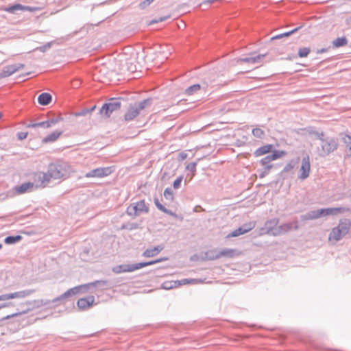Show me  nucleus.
Returning a JSON list of instances; mask_svg holds the SVG:
<instances>
[{"instance_id":"nucleus-7","label":"nucleus","mask_w":351,"mask_h":351,"mask_svg":"<svg viewBox=\"0 0 351 351\" xmlns=\"http://www.w3.org/2000/svg\"><path fill=\"white\" fill-rule=\"evenodd\" d=\"M338 147L337 141L334 138H328L322 141V155L327 156L336 150Z\"/></svg>"},{"instance_id":"nucleus-30","label":"nucleus","mask_w":351,"mask_h":351,"mask_svg":"<svg viewBox=\"0 0 351 351\" xmlns=\"http://www.w3.org/2000/svg\"><path fill=\"white\" fill-rule=\"evenodd\" d=\"M56 123L55 120L43 121L34 125V126L43 127L45 128H49L53 124Z\"/></svg>"},{"instance_id":"nucleus-15","label":"nucleus","mask_w":351,"mask_h":351,"mask_svg":"<svg viewBox=\"0 0 351 351\" xmlns=\"http://www.w3.org/2000/svg\"><path fill=\"white\" fill-rule=\"evenodd\" d=\"M32 292L33 291L31 290L20 291L12 293L5 294V297H4V298H5V300L14 298H23L30 295Z\"/></svg>"},{"instance_id":"nucleus-21","label":"nucleus","mask_w":351,"mask_h":351,"mask_svg":"<svg viewBox=\"0 0 351 351\" xmlns=\"http://www.w3.org/2000/svg\"><path fill=\"white\" fill-rule=\"evenodd\" d=\"M51 101V96L49 93H44L38 97V101L40 105H48Z\"/></svg>"},{"instance_id":"nucleus-23","label":"nucleus","mask_w":351,"mask_h":351,"mask_svg":"<svg viewBox=\"0 0 351 351\" xmlns=\"http://www.w3.org/2000/svg\"><path fill=\"white\" fill-rule=\"evenodd\" d=\"M252 135L254 136V137L258 138V139L263 138V137L265 136V131L261 128H260L258 126L252 129Z\"/></svg>"},{"instance_id":"nucleus-48","label":"nucleus","mask_w":351,"mask_h":351,"mask_svg":"<svg viewBox=\"0 0 351 351\" xmlns=\"http://www.w3.org/2000/svg\"><path fill=\"white\" fill-rule=\"evenodd\" d=\"M224 136H226V137H230V136L234 137V134H233V132H232L231 134H228L226 136H223V137H224Z\"/></svg>"},{"instance_id":"nucleus-49","label":"nucleus","mask_w":351,"mask_h":351,"mask_svg":"<svg viewBox=\"0 0 351 351\" xmlns=\"http://www.w3.org/2000/svg\"><path fill=\"white\" fill-rule=\"evenodd\" d=\"M50 176H51V177H54L55 176L54 171L53 170L51 171Z\"/></svg>"},{"instance_id":"nucleus-10","label":"nucleus","mask_w":351,"mask_h":351,"mask_svg":"<svg viewBox=\"0 0 351 351\" xmlns=\"http://www.w3.org/2000/svg\"><path fill=\"white\" fill-rule=\"evenodd\" d=\"M255 222L254 221H250L246 224H244L243 226L234 230L232 232H230L228 237H239L240 235H242L243 234H245L250 230H252L255 227Z\"/></svg>"},{"instance_id":"nucleus-38","label":"nucleus","mask_w":351,"mask_h":351,"mask_svg":"<svg viewBox=\"0 0 351 351\" xmlns=\"http://www.w3.org/2000/svg\"><path fill=\"white\" fill-rule=\"evenodd\" d=\"M171 285H169L168 282H165L163 285L164 288L165 289H172L173 287H177V282H169Z\"/></svg>"},{"instance_id":"nucleus-41","label":"nucleus","mask_w":351,"mask_h":351,"mask_svg":"<svg viewBox=\"0 0 351 351\" xmlns=\"http://www.w3.org/2000/svg\"><path fill=\"white\" fill-rule=\"evenodd\" d=\"M21 314H22L21 312H16V313H12L11 315H8L4 317L3 318L1 319V320L8 319L10 318H12V317H16V316L20 315Z\"/></svg>"},{"instance_id":"nucleus-2","label":"nucleus","mask_w":351,"mask_h":351,"mask_svg":"<svg viewBox=\"0 0 351 351\" xmlns=\"http://www.w3.org/2000/svg\"><path fill=\"white\" fill-rule=\"evenodd\" d=\"M350 226L351 223L348 219L340 221L339 225L332 229L328 236V241L330 242H337L339 241L349 232Z\"/></svg>"},{"instance_id":"nucleus-47","label":"nucleus","mask_w":351,"mask_h":351,"mask_svg":"<svg viewBox=\"0 0 351 351\" xmlns=\"http://www.w3.org/2000/svg\"><path fill=\"white\" fill-rule=\"evenodd\" d=\"M5 294L0 295V301H4L5 300V298H4Z\"/></svg>"},{"instance_id":"nucleus-16","label":"nucleus","mask_w":351,"mask_h":351,"mask_svg":"<svg viewBox=\"0 0 351 351\" xmlns=\"http://www.w3.org/2000/svg\"><path fill=\"white\" fill-rule=\"evenodd\" d=\"M62 133V130H56L43 138L42 143L44 144L53 143L60 137Z\"/></svg>"},{"instance_id":"nucleus-6","label":"nucleus","mask_w":351,"mask_h":351,"mask_svg":"<svg viewBox=\"0 0 351 351\" xmlns=\"http://www.w3.org/2000/svg\"><path fill=\"white\" fill-rule=\"evenodd\" d=\"M311 172L310 158L308 156L304 157L298 170V178L300 180H304L309 177Z\"/></svg>"},{"instance_id":"nucleus-46","label":"nucleus","mask_w":351,"mask_h":351,"mask_svg":"<svg viewBox=\"0 0 351 351\" xmlns=\"http://www.w3.org/2000/svg\"><path fill=\"white\" fill-rule=\"evenodd\" d=\"M282 38L281 34H279V35H277V36H275L272 37L271 40L279 39V38Z\"/></svg>"},{"instance_id":"nucleus-11","label":"nucleus","mask_w":351,"mask_h":351,"mask_svg":"<svg viewBox=\"0 0 351 351\" xmlns=\"http://www.w3.org/2000/svg\"><path fill=\"white\" fill-rule=\"evenodd\" d=\"M23 64H18L13 65H8L3 68L2 71L0 73V77H8L15 72L19 71L24 68Z\"/></svg>"},{"instance_id":"nucleus-25","label":"nucleus","mask_w":351,"mask_h":351,"mask_svg":"<svg viewBox=\"0 0 351 351\" xmlns=\"http://www.w3.org/2000/svg\"><path fill=\"white\" fill-rule=\"evenodd\" d=\"M348 40L345 37L337 38L333 40L332 44L335 47L344 46L347 44Z\"/></svg>"},{"instance_id":"nucleus-18","label":"nucleus","mask_w":351,"mask_h":351,"mask_svg":"<svg viewBox=\"0 0 351 351\" xmlns=\"http://www.w3.org/2000/svg\"><path fill=\"white\" fill-rule=\"evenodd\" d=\"M272 149H273L272 145H270V144L265 145H263V146L258 148L257 149H256L254 154L256 157H259V156H261L263 155H265L266 154L271 152Z\"/></svg>"},{"instance_id":"nucleus-33","label":"nucleus","mask_w":351,"mask_h":351,"mask_svg":"<svg viewBox=\"0 0 351 351\" xmlns=\"http://www.w3.org/2000/svg\"><path fill=\"white\" fill-rule=\"evenodd\" d=\"M281 228L285 231H288V230H291L293 228H294L295 229H297L298 228V222L295 221V222H293L291 223L284 224L281 226Z\"/></svg>"},{"instance_id":"nucleus-26","label":"nucleus","mask_w":351,"mask_h":351,"mask_svg":"<svg viewBox=\"0 0 351 351\" xmlns=\"http://www.w3.org/2000/svg\"><path fill=\"white\" fill-rule=\"evenodd\" d=\"M154 204H155L156 206V207H157L160 210H161V211H162V212H164V213H167V214H168V215H169L175 216V214H174L173 212H171V211H170V210H167L165 207H164V206H162V205L159 202V201H158V199H154Z\"/></svg>"},{"instance_id":"nucleus-36","label":"nucleus","mask_w":351,"mask_h":351,"mask_svg":"<svg viewBox=\"0 0 351 351\" xmlns=\"http://www.w3.org/2000/svg\"><path fill=\"white\" fill-rule=\"evenodd\" d=\"M237 254L235 250H230L227 251L221 252V255L226 256H233Z\"/></svg>"},{"instance_id":"nucleus-17","label":"nucleus","mask_w":351,"mask_h":351,"mask_svg":"<svg viewBox=\"0 0 351 351\" xmlns=\"http://www.w3.org/2000/svg\"><path fill=\"white\" fill-rule=\"evenodd\" d=\"M34 188V184L27 182L21 184V186H16L14 191L17 194H23L25 193L30 192Z\"/></svg>"},{"instance_id":"nucleus-29","label":"nucleus","mask_w":351,"mask_h":351,"mask_svg":"<svg viewBox=\"0 0 351 351\" xmlns=\"http://www.w3.org/2000/svg\"><path fill=\"white\" fill-rule=\"evenodd\" d=\"M200 85L199 84H194L193 86H191L190 87H189L186 90H185V93L186 95H193L194 93L200 90Z\"/></svg>"},{"instance_id":"nucleus-39","label":"nucleus","mask_w":351,"mask_h":351,"mask_svg":"<svg viewBox=\"0 0 351 351\" xmlns=\"http://www.w3.org/2000/svg\"><path fill=\"white\" fill-rule=\"evenodd\" d=\"M50 47H51V43H49L45 44L43 46H41V47L37 48V49H38L41 52H45Z\"/></svg>"},{"instance_id":"nucleus-28","label":"nucleus","mask_w":351,"mask_h":351,"mask_svg":"<svg viewBox=\"0 0 351 351\" xmlns=\"http://www.w3.org/2000/svg\"><path fill=\"white\" fill-rule=\"evenodd\" d=\"M164 197L166 199L169 201H173L174 199V193L173 190L170 188H167L164 191Z\"/></svg>"},{"instance_id":"nucleus-40","label":"nucleus","mask_w":351,"mask_h":351,"mask_svg":"<svg viewBox=\"0 0 351 351\" xmlns=\"http://www.w3.org/2000/svg\"><path fill=\"white\" fill-rule=\"evenodd\" d=\"M194 281H195V280H193V279H190V280L184 279V280L180 281L179 282H177V286L178 285H186V284L192 283Z\"/></svg>"},{"instance_id":"nucleus-31","label":"nucleus","mask_w":351,"mask_h":351,"mask_svg":"<svg viewBox=\"0 0 351 351\" xmlns=\"http://www.w3.org/2000/svg\"><path fill=\"white\" fill-rule=\"evenodd\" d=\"M311 49L309 47H302L298 50V56L300 58H306L310 53Z\"/></svg>"},{"instance_id":"nucleus-35","label":"nucleus","mask_w":351,"mask_h":351,"mask_svg":"<svg viewBox=\"0 0 351 351\" xmlns=\"http://www.w3.org/2000/svg\"><path fill=\"white\" fill-rule=\"evenodd\" d=\"M182 180H183L182 176H179L176 179V180L173 182V188L175 189H179L180 187Z\"/></svg>"},{"instance_id":"nucleus-3","label":"nucleus","mask_w":351,"mask_h":351,"mask_svg":"<svg viewBox=\"0 0 351 351\" xmlns=\"http://www.w3.org/2000/svg\"><path fill=\"white\" fill-rule=\"evenodd\" d=\"M148 212L149 206L144 199L130 204L126 210L127 214L132 217H136Z\"/></svg>"},{"instance_id":"nucleus-19","label":"nucleus","mask_w":351,"mask_h":351,"mask_svg":"<svg viewBox=\"0 0 351 351\" xmlns=\"http://www.w3.org/2000/svg\"><path fill=\"white\" fill-rule=\"evenodd\" d=\"M162 249L163 247L160 245L154 247L151 249H147L143 252V256L147 258L154 257L158 255Z\"/></svg>"},{"instance_id":"nucleus-34","label":"nucleus","mask_w":351,"mask_h":351,"mask_svg":"<svg viewBox=\"0 0 351 351\" xmlns=\"http://www.w3.org/2000/svg\"><path fill=\"white\" fill-rule=\"evenodd\" d=\"M196 162H191L189 164L187 165V166L186 167V169L189 171H191L192 172V175L190 178V180H191L193 178V177L195 176V171H196Z\"/></svg>"},{"instance_id":"nucleus-9","label":"nucleus","mask_w":351,"mask_h":351,"mask_svg":"<svg viewBox=\"0 0 351 351\" xmlns=\"http://www.w3.org/2000/svg\"><path fill=\"white\" fill-rule=\"evenodd\" d=\"M42 8H43L41 7L25 6L21 4L16 3L13 5L5 8L3 10L9 13H15L17 11L36 12L42 10Z\"/></svg>"},{"instance_id":"nucleus-50","label":"nucleus","mask_w":351,"mask_h":351,"mask_svg":"<svg viewBox=\"0 0 351 351\" xmlns=\"http://www.w3.org/2000/svg\"><path fill=\"white\" fill-rule=\"evenodd\" d=\"M7 306V304H3L1 306H0V308H3V307H5Z\"/></svg>"},{"instance_id":"nucleus-13","label":"nucleus","mask_w":351,"mask_h":351,"mask_svg":"<svg viewBox=\"0 0 351 351\" xmlns=\"http://www.w3.org/2000/svg\"><path fill=\"white\" fill-rule=\"evenodd\" d=\"M348 208H345L343 207H338V208H321V214L322 217H327L330 215H337L338 214L342 213L345 211L348 210Z\"/></svg>"},{"instance_id":"nucleus-52","label":"nucleus","mask_w":351,"mask_h":351,"mask_svg":"<svg viewBox=\"0 0 351 351\" xmlns=\"http://www.w3.org/2000/svg\"><path fill=\"white\" fill-rule=\"evenodd\" d=\"M1 117V114L0 113V118Z\"/></svg>"},{"instance_id":"nucleus-51","label":"nucleus","mask_w":351,"mask_h":351,"mask_svg":"<svg viewBox=\"0 0 351 351\" xmlns=\"http://www.w3.org/2000/svg\"><path fill=\"white\" fill-rule=\"evenodd\" d=\"M1 247H2V245H1V244H0V248H1Z\"/></svg>"},{"instance_id":"nucleus-45","label":"nucleus","mask_w":351,"mask_h":351,"mask_svg":"<svg viewBox=\"0 0 351 351\" xmlns=\"http://www.w3.org/2000/svg\"><path fill=\"white\" fill-rule=\"evenodd\" d=\"M27 133H20L19 134V138L22 140V139L25 138L27 137Z\"/></svg>"},{"instance_id":"nucleus-42","label":"nucleus","mask_w":351,"mask_h":351,"mask_svg":"<svg viewBox=\"0 0 351 351\" xmlns=\"http://www.w3.org/2000/svg\"><path fill=\"white\" fill-rule=\"evenodd\" d=\"M271 161H272V160L270 158V156H266L264 158H263L261 160V162L263 165H265L268 164L269 162H270Z\"/></svg>"},{"instance_id":"nucleus-32","label":"nucleus","mask_w":351,"mask_h":351,"mask_svg":"<svg viewBox=\"0 0 351 351\" xmlns=\"http://www.w3.org/2000/svg\"><path fill=\"white\" fill-rule=\"evenodd\" d=\"M21 239V237L20 235L16 237H8L5 239V243L7 244H12L14 243Z\"/></svg>"},{"instance_id":"nucleus-37","label":"nucleus","mask_w":351,"mask_h":351,"mask_svg":"<svg viewBox=\"0 0 351 351\" xmlns=\"http://www.w3.org/2000/svg\"><path fill=\"white\" fill-rule=\"evenodd\" d=\"M154 0H145L142 1L139 6L141 9L146 8L149 5H150Z\"/></svg>"},{"instance_id":"nucleus-20","label":"nucleus","mask_w":351,"mask_h":351,"mask_svg":"<svg viewBox=\"0 0 351 351\" xmlns=\"http://www.w3.org/2000/svg\"><path fill=\"white\" fill-rule=\"evenodd\" d=\"M345 146V152L348 156H351V136L346 134L342 138Z\"/></svg>"},{"instance_id":"nucleus-8","label":"nucleus","mask_w":351,"mask_h":351,"mask_svg":"<svg viewBox=\"0 0 351 351\" xmlns=\"http://www.w3.org/2000/svg\"><path fill=\"white\" fill-rule=\"evenodd\" d=\"M112 172L111 167H100L92 170L85 175L86 178H104Z\"/></svg>"},{"instance_id":"nucleus-5","label":"nucleus","mask_w":351,"mask_h":351,"mask_svg":"<svg viewBox=\"0 0 351 351\" xmlns=\"http://www.w3.org/2000/svg\"><path fill=\"white\" fill-rule=\"evenodd\" d=\"M121 104L118 101L104 104L100 109V114L102 117L108 118L113 112L119 111L121 108Z\"/></svg>"},{"instance_id":"nucleus-4","label":"nucleus","mask_w":351,"mask_h":351,"mask_svg":"<svg viewBox=\"0 0 351 351\" xmlns=\"http://www.w3.org/2000/svg\"><path fill=\"white\" fill-rule=\"evenodd\" d=\"M150 102L149 99H145L137 104L134 106H131L125 114V119L126 121H131L136 118L140 110L144 109L146 106H147Z\"/></svg>"},{"instance_id":"nucleus-12","label":"nucleus","mask_w":351,"mask_h":351,"mask_svg":"<svg viewBox=\"0 0 351 351\" xmlns=\"http://www.w3.org/2000/svg\"><path fill=\"white\" fill-rule=\"evenodd\" d=\"M94 303L95 297L93 295H89L79 299L77 302V306L80 310H86L92 306Z\"/></svg>"},{"instance_id":"nucleus-22","label":"nucleus","mask_w":351,"mask_h":351,"mask_svg":"<svg viewBox=\"0 0 351 351\" xmlns=\"http://www.w3.org/2000/svg\"><path fill=\"white\" fill-rule=\"evenodd\" d=\"M264 56H265V55H258L256 56H251V57H249L247 58L240 59L238 61V62H239L240 64L243 63V62L255 64V63L258 62Z\"/></svg>"},{"instance_id":"nucleus-24","label":"nucleus","mask_w":351,"mask_h":351,"mask_svg":"<svg viewBox=\"0 0 351 351\" xmlns=\"http://www.w3.org/2000/svg\"><path fill=\"white\" fill-rule=\"evenodd\" d=\"M321 209L313 210L306 215V219L312 220L322 217Z\"/></svg>"},{"instance_id":"nucleus-27","label":"nucleus","mask_w":351,"mask_h":351,"mask_svg":"<svg viewBox=\"0 0 351 351\" xmlns=\"http://www.w3.org/2000/svg\"><path fill=\"white\" fill-rule=\"evenodd\" d=\"M286 155V152L283 150H276L273 152L272 154L270 156L271 160H275L280 158H282Z\"/></svg>"},{"instance_id":"nucleus-44","label":"nucleus","mask_w":351,"mask_h":351,"mask_svg":"<svg viewBox=\"0 0 351 351\" xmlns=\"http://www.w3.org/2000/svg\"><path fill=\"white\" fill-rule=\"evenodd\" d=\"M297 30V29H295L291 32H285V33H283V34H281V36L282 37H287L289 36H290L292 33L295 32V31Z\"/></svg>"},{"instance_id":"nucleus-43","label":"nucleus","mask_w":351,"mask_h":351,"mask_svg":"<svg viewBox=\"0 0 351 351\" xmlns=\"http://www.w3.org/2000/svg\"><path fill=\"white\" fill-rule=\"evenodd\" d=\"M178 158L180 160H184L187 158V154L184 152H182L179 154Z\"/></svg>"},{"instance_id":"nucleus-14","label":"nucleus","mask_w":351,"mask_h":351,"mask_svg":"<svg viewBox=\"0 0 351 351\" xmlns=\"http://www.w3.org/2000/svg\"><path fill=\"white\" fill-rule=\"evenodd\" d=\"M82 287H84V285L75 287L73 288L69 289L66 292H64L63 294H62L59 297L55 298L53 301L58 302L60 300H63V299L67 298L70 296L76 295V294L79 293V292Z\"/></svg>"},{"instance_id":"nucleus-1","label":"nucleus","mask_w":351,"mask_h":351,"mask_svg":"<svg viewBox=\"0 0 351 351\" xmlns=\"http://www.w3.org/2000/svg\"><path fill=\"white\" fill-rule=\"evenodd\" d=\"M168 259L167 257L156 259L149 262L140 263L136 264H123L114 267L112 271L115 274L133 272L136 270L145 267L146 266L152 265L162 261H165Z\"/></svg>"}]
</instances>
